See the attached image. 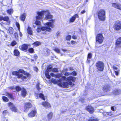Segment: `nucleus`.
Returning <instances> with one entry per match:
<instances>
[{"label":"nucleus","mask_w":121,"mask_h":121,"mask_svg":"<svg viewBox=\"0 0 121 121\" xmlns=\"http://www.w3.org/2000/svg\"><path fill=\"white\" fill-rule=\"evenodd\" d=\"M37 15L36 17V21L35 22V24L37 25H40L41 23L40 21L42 20L43 17V15L45 16V19L46 20H48L50 22H47L46 24L52 28L54 27L53 23L55 21L52 19L53 16L50 14L48 10L46 11H42L41 12L38 11L37 12Z\"/></svg>","instance_id":"1"},{"label":"nucleus","mask_w":121,"mask_h":121,"mask_svg":"<svg viewBox=\"0 0 121 121\" xmlns=\"http://www.w3.org/2000/svg\"><path fill=\"white\" fill-rule=\"evenodd\" d=\"M27 31L28 34L30 35H32L33 32L32 31L31 28L30 27H28Z\"/></svg>","instance_id":"27"},{"label":"nucleus","mask_w":121,"mask_h":121,"mask_svg":"<svg viewBox=\"0 0 121 121\" xmlns=\"http://www.w3.org/2000/svg\"><path fill=\"white\" fill-rule=\"evenodd\" d=\"M35 96L37 97V98L39 97L42 98L44 100V97L42 93L40 94H35Z\"/></svg>","instance_id":"20"},{"label":"nucleus","mask_w":121,"mask_h":121,"mask_svg":"<svg viewBox=\"0 0 121 121\" xmlns=\"http://www.w3.org/2000/svg\"><path fill=\"white\" fill-rule=\"evenodd\" d=\"M91 58H87V60L86 61L87 63L88 64H89L90 62V61H91Z\"/></svg>","instance_id":"49"},{"label":"nucleus","mask_w":121,"mask_h":121,"mask_svg":"<svg viewBox=\"0 0 121 121\" xmlns=\"http://www.w3.org/2000/svg\"><path fill=\"white\" fill-rule=\"evenodd\" d=\"M89 121H98V120L97 118L94 117H91L88 120Z\"/></svg>","instance_id":"29"},{"label":"nucleus","mask_w":121,"mask_h":121,"mask_svg":"<svg viewBox=\"0 0 121 121\" xmlns=\"http://www.w3.org/2000/svg\"><path fill=\"white\" fill-rule=\"evenodd\" d=\"M19 35H20V36L21 37L22 36V33L21 32H20L19 33Z\"/></svg>","instance_id":"64"},{"label":"nucleus","mask_w":121,"mask_h":121,"mask_svg":"<svg viewBox=\"0 0 121 121\" xmlns=\"http://www.w3.org/2000/svg\"><path fill=\"white\" fill-rule=\"evenodd\" d=\"M28 51L29 52L31 53H34V50L32 48H30L29 49Z\"/></svg>","instance_id":"41"},{"label":"nucleus","mask_w":121,"mask_h":121,"mask_svg":"<svg viewBox=\"0 0 121 121\" xmlns=\"http://www.w3.org/2000/svg\"><path fill=\"white\" fill-rule=\"evenodd\" d=\"M105 12L104 10H100L98 12V17L99 19L102 21H104L105 18Z\"/></svg>","instance_id":"3"},{"label":"nucleus","mask_w":121,"mask_h":121,"mask_svg":"<svg viewBox=\"0 0 121 121\" xmlns=\"http://www.w3.org/2000/svg\"><path fill=\"white\" fill-rule=\"evenodd\" d=\"M96 66L99 71H102L103 70L104 68V64L102 62L98 61L96 63Z\"/></svg>","instance_id":"6"},{"label":"nucleus","mask_w":121,"mask_h":121,"mask_svg":"<svg viewBox=\"0 0 121 121\" xmlns=\"http://www.w3.org/2000/svg\"><path fill=\"white\" fill-rule=\"evenodd\" d=\"M71 73V75L72 74L74 75H76V73L75 71H73Z\"/></svg>","instance_id":"54"},{"label":"nucleus","mask_w":121,"mask_h":121,"mask_svg":"<svg viewBox=\"0 0 121 121\" xmlns=\"http://www.w3.org/2000/svg\"><path fill=\"white\" fill-rule=\"evenodd\" d=\"M39 83H37L36 85V87L37 89L38 90H39H39L41 88L39 87Z\"/></svg>","instance_id":"45"},{"label":"nucleus","mask_w":121,"mask_h":121,"mask_svg":"<svg viewBox=\"0 0 121 121\" xmlns=\"http://www.w3.org/2000/svg\"><path fill=\"white\" fill-rule=\"evenodd\" d=\"M45 74L46 77L48 79H50V78L51 76L49 75V72H48V71L46 72Z\"/></svg>","instance_id":"31"},{"label":"nucleus","mask_w":121,"mask_h":121,"mask_svg":"<svg viewBox=\"0 0 121 121\" xmlns=\"http://www.w3.org/2000/svg\"><path fill=\"white\" fill-rule=\"evenodd\" d=\"M63 77H65L64 76H61V75L60 74H58L56 75L55 78H61L59 79H62V78Z\"/></svg>","instance_id":"35"},{"label":"nucleus","mask_w":121,"mask_h":121,"mask_svg":"<svg viewBox=\"0 0 121 121\" xmlns=\"http://www.w3.org/2000/svg\"><path fill=\"white\" fill-rule=\"evenodd\" d=\"M13 28L11 27H10L9 29V32L10 34H11L12 35L13 33Z\"/></svg>","instance_id":"32"},{"label":"nucleus","mask_w":121,"mask_h":121,"mask_svg":"<svg viewBox=\"0 0 121 121\" xmlns=\"http://www.w3.org/2000/svg\"><path fill=\"white\" fill-rule=\"evenodd\" d=\"M116 8L117 9L121 10V5L119 4H117V6Z\"/></svg>","instance_id":"43"},{"label":"nucleus","mask_w":121,"mask_h":121,"mask_svg":"<svg viewBox=\"0 0 121 121\" xmlns=\"http://www.w3.org/2000/svg\"><path fill=\"white\" fill-rule=\"evenodd\" d=\"M52 71L54 72H58L57 69L56 68H54L53 69Z\"/></svg>","instance_id":"47"},{"label":"nucleus","mask_w":121,"mask_h":121,"mask_svg":"<svg viewBox=\"0 0 121 121\" xmlns=\"http://www.w3.org/2000/svg\"><path fill=\"white\" fill-rule=\"evenodd\" d=\"M19 48L21 50L26 51L28 48V46L26 44H24L19 47Z\"/></svg>","instance_id":"14"},{"label":"nucleus","mask_w":121,"mask_h":121,"mask_svg":"<svg viewBox=\"0 0 121 121\" xmlns=\"http://www.w3.org/2000/svg\"><path fill=\"white\" fill-rule=\"evenodd\" d=\"M85 99L83 98H82L80 99V101H81L82 103L84 101Z\"/></svg>","instance_id":"57"},{"label":"nucleus","mask_w":121,"mask_h":121,"mask_svg":"<svg viewBox=\"0 0 121 121\" xmlns=\"http://www.w3.org/2000/svg\"><path fill=\"white\" fill-rule=\"evenodd\" d=\"M76 78L72 76H70L66 78L65 77H63L62 78V80H60V82L59 86L63 88H67L69 84L72 85V82H74Z\"/></svg>","instance_id":"2"},{"label":"nucleus","mask_w":121,"mask_h":121,"mask_svg":"<svg viewBox=\"0 0 121 121\" xmlns=\"http://www.w3.org/2000/svg\"><path fill=\"white\" fill-rule=\"evenodd\" d=\"M9 18L7 16H5L4 17L2 16H0V21L3 20L4 21L8 22L9 20Z\"/></svg>","instance_id":"18"},{"label":"nucleus","mask_w":121,"mask_h":121,"mask_svg":"<svg viewBox=\"0 0 121 121\" xmlns=\"http://www.w3.org/2000/svg\"><path fill=\"white\" fill-rule=\"evenodd\" d=\"M71 37L70 35H68L66 36V39L67 40H70L71 39Z\"/></svg>","instance_id":"44"},{"label":"nucleus","mask_w":121,"mask_h":121,"mask_svg":"<svg viewBox=\"0 0 121 121\" xmlns=\"http://www.w3.org/2000/svg\"><path fill=\"white\" fill-rule=\"evenodd\" d=\"M78 14H76L74 16H73L70 19V22H73L75 21L76 17H78Z\"/></svg>","instance_id":"23"},{"label":"nucleus","mask_w":121,"mask_h":121,"mask_svg":"<svg viewBox=\"0 0 121 121\" xmlns=\"http://www.w3.org/2000/svg\"><path fill=\"white\" fill-rule=\"evenodd\" d=\"M34 69L37 72L38 70V69L37 67H35V68Z\"/></svg>","instance_id":"60"},{"label":"nucleus","mask_w":121,"mask_h":121,"mask_svg":"<svg viewBox=\"0 0 121 121\" xmlns=\"http://www.w3.org/2000/svg\"><path fill=\"white\" fill-rule=\"evenodd\" d=\"M2 99L4 101L7 102L9 100L8 98L5 96H3L2 97Z\"/></svg>","instance_id":"39"},{"label":"nucleus","mask_w":121,"mask_h":121,"mask_svg":"<svg viewBox=\"0 0 121 121\" xmlns=\"http://www.w3.org/2000/svg\"><path fill=\"white\" fill-rule=\"evenodd\" d=\"M53 113L52 112L49 113L47 115V117L49 120H50L52 116Z\"/></svg>","instance_id":"26"},{"label":"nucleus","mask_w":121,"mask_h":121,"mask_svg":"<svg viewBox=\"0 0 121 121\" xmlns=\"http://www.w3.org/2000/svg\"><path fill=\"white\" fill-rule=\"evenodd\" d=\"M12 74L13 75H15L17 76L18 78H21L22 76V74L19 73L18 72L13 71L12 72Z\"/></svg>","instance_id":"13"},{"label":"nucleus","mask_w":121,"mask_h":121,"mask_svg":"<svg viewBox=\"0 0 121 121\" xmlns=\"http://www.w3.org/2000/svg\"><path fill=\"white\" fill-rule=\"evenodd\" d=\"M42 105L44 107H45L46 108H49L50 107V105L48 102H44L42 104Z\"/></svg>","instance_id":"21"},{"label":"nucleus","mask_w":121,"mask_h":121,"mask_svg":"<svg viewBox=\"0 0 121 121\" xmlns=\"http://www.w3.org/2000/svg\"><path fill=\"white\" fill-rule=\"evenodd\" d=\"M13 52L14 55L16 56H18L19 55L20 52L17 49L14 50Z\"/></svg>","instance_id":"28"},{"label":"nucleus","mask_w":121,"mask_h":121,"mask_svg":"<svg viewBox=\"0 0 121 121\" xmlns=\"http://www.w3.org/2000/svg\"><path fill=\"white\" fill-rule=\"evenodd\" d=\"M72 38L73 39H77V37L73 35L72 36Z\"/></svg>","instance_id":"58"},{"label":"nucleus","mask_w":121,"mask_h":121,"mask_svg":"<svg viewBox=\"0 0 121 121\" xmlns=\"http://www.w3.org/2000/svg\"><path fill=\"white\" fill-rule=\"evenodd\" d=\"M85 10H83L81 12V13L82 14H83L85 12Z\"/></svg>","instance_id":"62"},{"label":"nucleus","mask_w":121,"mask_h":121,"mask_svg":"<svg viewBox=\"0 0 121 121\" xmlns=\"http://www.w3.org/2000/svg\"><path fill=\"white\" fill-rule=\"evenodd\" d=\"M18 72L19 73H20L24 74V76H23L22 74V76L21 78L24 81L26 79H28L30 77V75L29 73L25 72L22 69H19Z\"/></svg>","instance_id":"4"},{"label":"nucleus","mask_w":121,"mask_h":121,"mask_svg":"<svg viewBox=\"0 0 121 121\" xmlns=\"http://www.w3.org/2000/svg\"><path fill=\"white\" fill-rule=\"evenodd\" d=\"M16 25L17 27H18V30H19L20 29V25L19 24L18 22H16Z\"/></svg>","instance_id":"50"},{"label":"nucleus","mask_w":121,"mask_h":121,"mask_svg":"<svg viewBox=\"0 0 121 121\" xmlns=\"http://www.w3.org/2000/svg\"><path fill=\"white\" fill-rule=\"evenodd\" d=\"M52 67L51 65H50L48 67V71H49V72H50L51 71H52Z\"/></svg>","instance_id":"42"},{"label":"nucleus","mask_w":121,"mask_h":121,"mask_svg":"<svg viewBox=\"0 0 121 121\" xmlns=\"http://www.w3.org/2000/svg\"><path fill=\"white\" fill-rule=\"evenodd\" d=\"M6 95L8 96L9 98L12 99H13V96L11 94L7 92V95Z\"/></svg>","instance_id":"33"},{"label":"nucleus","mask_w":121,"mask_h":121,"mask_svg":"<svg viewBox=\"0 0 121 121\" xmlns=\"http://www.w3.org/2000/svg\"><path fill=\"white\" fill-rule=\"evenodd\" d=\"M9 88L12 90L14 89L15 88L14 87H10Z\"/></svg>","instance_id":"63"},{"label":"nucleus","mask_w":121,"mask_h":121,"mask_svg":"<svg viewBox=\"0 0 121 121\" xmlns=\"http://www.w3.org/2000/svg\"><path fill=\"white\" fill-rule=\"evenodd\" d=\"M109 85H105L103 87V89L104 91H108L109 90Z\"/></svg>","instance_id":"24"},{"label":"nucleus","mask_w":121,"mask_h":121,"mask_svg":"<svg viewBox=\"0 0 121 121\" xmlns=\"http://www.w3.org/2000/svg\"><path fill=\"white\" fill-rule=\"evenodd\" d=\"M112 5L114 8H116L117 6V4L116 3H113L112 4Z\"/></svg>","instance_id":"48"},{"label":"nucleus","mask_w":121,"mask_h":121,"mask_svg":"<svg viewBox=\"0 0 121 121\" xmlns=\"http://www.w3.org/2000/svg\"><path fill=\"white\" fill-rule=\"evenodd\" d=\"M104 114L107 116H110L112 115L111 112H105L104 113Z\"/></svg>","instance_id":"34"},{"label":"nucleus","mask_w":121,"mask_h":121,"mask_svg":"<svg viewBox=\"0 0 121 121\" xmlns=\"http://www.w3.org/2000/svg\"><path fill=\"white\" fill-rule=\"evenodd\" d=\"M113 68L114 70L116 75L117 76H118L119 74V73L120 71V70L118 69L117 67L115 65L113 66Z\"/></svg>","instance_id":"17"},{"label":"nucleus","mask_w":121,"mask_h":121,"mask_svg":"<svg viewBox=\"0 0 121 121\" xmlns=\"http://www.w3.org/2000/svg\"><path fill=\"white\" fill-rule=\"evenodd\" d=\"M54 50L57 53H60V49L57 48H56L54 49Z\"/></svg>","instance_id":"38"},{"label":"nucleus","mask_w":121,"mask_h":121,"mask_svg":"<svg viewBox=\"0 0 121 121\" xmlns=\"http://www.w3.org/2000/svg\"><path fill=\"white\" fill-rule=\"evenodd\" d=\"M26 13L23 14L21 16L20 19L23 21H24L26 16Z\"/></svg>","instance_id":"25"},{"label":"nucleus","mask_w":121,"mask_h":121,"mask_svg":"<svg viewBox=\"0 0 121 121\" xmlns=\"http://www.w3.org/2000/svg\"><path fill=\"white\" fill-rule=\"evenodd\" d=\"M15 88L16 90L17 91H20L21 90L22 91V88H21L18 86H16Z\"/></svg>","instance_id":"37"},{"label":"nucleus","mask_w":121,"mask_h":121,"mask_svg":"<svg viewBox=\"0 0 121 121\" xmlns=\"http://www.w3.org/2000/svg\"><path fill=\"white\" fill-rule=\"evenodd\" d=\"M27 94V92L25 89L23 88H22V89L21 91V95L22 96L25 97Z\"/></svg>","instance_id":"22"},{"label":"nucleus","mask_w":121,"mask_h":121,"mask_svg":"<svg viewBox=\"0 0 121 121\" xmlns=\"http://www.w3.org/2000/svg\"><path fill=\"white\" fill-rule=\"evenodd\" d=\"M32 105L29 103H26L24 106V111L25 112H27L30 108L31 107Z\"/></svg>","instance_id":"10"},{"label":"nucleus","mask_w":121,"mask_h":121,"mask_svg":"<svg viewBox=\"0 0 121 121\" xmlns=\"http://www.w3.org/2000/svg\"><path fill=\"white\" fill-rule=\"evenodd\" d=\"M114 27L116 30H119L121 29V22H117L115 23Z\"/></svg>","instance_id":"8"},{"label":"nucleus","mask_w":121,"mask_h":121,"mask_svg":"<svg viewBox=\"0 0 121 121\" xmlns=\"http://www.w3.org/2000/svg\"><path fill=\"white\" fill-rule=\"evenodd\" d=\"M41 30L43 31H45L43 33V34H48V33L47 31H51V29L49 26L43 27L40 28H38L37 29V31L38 32H39L41 31Z\"/></svg>","instance_id":"5"},{"label":"nucleus","mask_w":121,"mask_h":121,"mask_svg":"<svg viewBox=\"0 0 121 121\" xmlns=\"http://www.w3.org/2000/svg\"><path fill=\"white\" fill-rule=\"evenodd\" d=\"M37 114L36 110H31L28 114V116L29 117H32L35 116Z\"/></svg>","instance_id":"9"},{"label":"nucleus","mask_w":121,"mask_h":121,"mask_svg":"<svg viewBox=\"0 0 121 121\" xmlns=\"http://www.w3.org/2000/svg\"><path fill=\"white\" fill-rule=\"evenodd\" d=\"M115 45L116 48H121V37L119 38L117 40Z\"/></svg>","instance_id":"11"},{"label":"nucleus","mask_w":121,"mask_h":121,"mask_svg":"<svg viewBox=\"0 0 121 121\" xmlns=\"http://www.w3.org/2000/svg\"><path fill=\"white\" fill-rule=\"evenodd\" d=\"M71 75V73H69L66 72L65 73V75L66 76H67L69 75Z\"/></svg>","instance_id":"51"},{"label":"nucleus","mask_w":121,"mask_h":121,"mask_svg":"<svg viewBox=\"0 0 121 121\" xmlns=\"http://www.w3.org/2000/svg\"><path fill=\"white\" fill-rule=\"evenodd\" d=\"M116 108V107H111V110L113 111H114L115 110V109Z\"/></svg>","instance_id":"53"},{"label":"nucleus","mask_w":121,"mask_h":121,"mask_svg":"<svg viewBox=\"0 0 121 121\" xmlns=\"http://www.w3.org/2000/svg\"><path fill=\"white\" fill-rule=\"evenodd\" d=\"M7 112H8V111L6 110H5V111H4L3 112V114L4 115H5V113H7Z\"/></svg>","instance_id":"59"},{"label":"nucleus","mask_w":121,"mask_h":121,"mask_svg":"<svg viewBox=\"0 0 121 121\" xmlns=\"http://www.w3.org/2000/svg\"><path fill=\"white\" fill-rule=\"evenodd\" d=\"M92 54L91 53H88L87 58H91L92 57Z\"/></svg>","instance_id":"46"},{"label":"nucleus","mask_w":121,"mask_h":121,"mask_svg":"<svg viewBox=\"0 0 121 121\" xmlns=\"http://www.w3.org/2000/svg\"><path fill=\"white\" fill-rule=\"evenodd\" d=\"M17 44V42L15 41H12L11 44V45L13 46L15 45H16Z\"/></svg>","instance_id":"40"},{"label":"nucleus","mask_w":121,"mask_h":121,"mask_svg":"<svg viewBox=\"0 0 121 121\" xmlns=\"http://www.w3.org/2000/svg\"><path fill=\"white\" fill-rule=\"evenodd\" d=\"M9 106L10 107V108L13 112H17V109L14 105L12 103L10 102L8 104Z\"/></svg>","instance_id":"12"},{"label":"nucleus","mask_w":121,"mask_h":121,"mask_svg":"<svg viewBox=\"0 0 121 121\" xmlns=\"http://www.w3.org/2000/svg\"><path fill=\"white\" fill-rule=\"evenodd\" d=\"M40 44V42L38 41H36L33 43V45H35L36 46H37L39 45Z\"/></svg>","instance_id":"36"},{"label":"nucleus","mask_w":121,"mask_h":121,"mask_svg":"<svg viewBox=\"0 0 121 121\" xmlns=\"http://www.w3.org/2000/svg\"><path fill=\"white\" fill-rule=\"evenodd\" d=\"M76 42L73 41H71V43L72 44H75Z\"/></svg>","instance_id":"61"},{"label":"nucleus","mask_w":121,"mask_h":121,"mask_svg":"<svg viewBox=\"0 0 121 121\" xmlns=\"http://www.w3.org/2000/svg\"><path fill=\"white\" fill-rule=\"evenodd\" d=\"M56 75L54 74L53 73H51L50 74V75L51 76L53 77H55L56 76Z\"/></svg>","instance_id":"56"},{"label":"nucleus","mask_w":121,"mask_h":121,"mask_svg":"<svg viewBox=\"0 0 121 121\" xmlns=\"http://www.w3.org/2000/svg\"><path fill=\"white\" fill-rule=\"evenodd\" d=\"M14 36L15 37V38H17L18 36L17 33H14Z\"/></svg>","instance_id":"52"},{"label":"nucleus","mask_w":121,"mask_h":121,"mask_svg":"<svg viewBox=\"0 0 121 121\" xmlns=\"http://www.w3.org/2000/svg\"><path fill=\"white\" fill-rule=\"evenodd\" d=\"M13 10L12 9H8L7 11V13L9 15H11L12 13H13Z\"/></svg>","instance_id":"30"},{"label":"nucleus","mask_w":121,"mask_h":121,"mask_svg":"<svg viewBox=\"0 0 121 121\" xmlns=\"http://www.w3.org/2000/svg\"><path fill=\"white\" fill-rule=\"evenodd\" d=\"M60 80H62L61 79H59L57 80L56 79L52 78L51 79V82L54 84H57L59 85V84L60 82Z\"/></svg>","instance_id":"15"},{"label":"nucleus","mask_w":121,"mask_h":121,"mask_svg":"<svg viewBox=\"0 0 121 121\" xmlns=\"http://www.w3.org/2000/svg\"><path fill=\"white\" fill-rule=\"evenodd\" d=\"M86 109L91 113H92L94 112L93 108L91 106L87 107Z\"/></svg>","instance_id":"16"},{"label":"nucleus","mask_w":121,"mask_h":121,"mask_svg":"<svg viewBox=\"0 0 121 121\" xmlns=\"http://www.w3.org/2000/svg\"><path fill=\"white\" fill-rule=\"evenodd\" d=\"M113 93L114 95H118L121 93V91L119 89H116L113 91Z\"/></svg>","instance_id":"19"},{"label":"nucleus","mask_w":121,"mask_h":121,"mask_svg":"<svg viewBox=\"0 0 121 121\" xmlns=\"http://www.w3.org/2000/svg\"><path fill=\"white\" fill-rule=\"evenodd\" d=\"M104 37L101 34H99L97 35L96 38L97 43H98L99 44L102 43L103 42Z\"/></svg>","instance_id":"7"},{"label":"nucleus","mask_w":121,"mask_h":121,"mask_svg":"<svg viewBox=\"0 0 121 121\" xmlns=\"http://www.w3.org/2000/svg\"><path fill=\"white\" fill-rule=\"evenodd\" d=\"M33 57L35 59H36L38 58V57L35 54L34 56Z\"/></svg>","instance_id":"55"}]
</instances>
